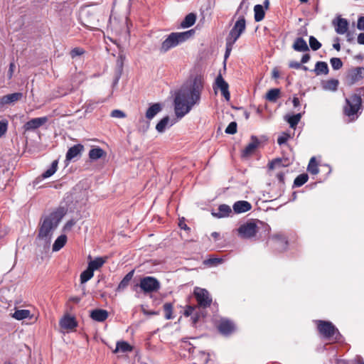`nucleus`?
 <instances>
[{"label":"nucleus","mask_w":364,"mask_h":364,"mask_svg":"<svg viewBox=\"0 0 364 364\" xmlns=\"http://www.w3.org/2000/svg\"><path fill=\"white\" fill-rule=\"evenodd\" d=\"M134 273V270H132L124 277V278L119 282V284L117 288V291H123L128 287L130 281L133 278Z\"/></svg>","instance_id":"23"},{"label":"nucleus","mask_w":364,"mask_h":364,"mask_svg":"<svg viewBox=\"0 0 364 364\" xmlns=\"http://www.w3.org/2000/svg\"><path fill=\"white\" fill-rule=\"evenodd\" d=\"M293 48L299 52H304L308 51L309 47L306 42V41L303 38H297L294 44H293Z\"/></svg>","instance_id":"26"},{"label":"nucleus","mask_w":364,"mask_h":364,"mask_svg":"<svg viewBox=\"0 0 364 364\" xmlns=\"http://www.w3.org/2000/svg\"><path fill=\"white\" fill-rule=\"evenodd\" d=\"M282 163V159L279 158L275 159L269 164V168L273 169L277 166H279Z\"/></svg>","instance_id":"53"},{"label":"nucleus","mask_w":364,"mask_h":364,"mask_svg":"<svg viewBox=\"0 0 364 364\" xmlns=\"http://www.w3.org/2000/svg\"><path fill=\"white\" fill-rule=\"evenodd\" d=\"M247 6H245L244 11L238 14V19L236 21L233 27L230 30L228 37L226 38L227 39L232 41L233 42H236L241 34L245 31L246 21L245 18V15L247 14Z\"/></svg>","instance_id":"7"},{"label":"nucleus","mask_w":364,"mask_h":364,"mask_svg":"<svg viewBox=\"0 0 364 364\" xmlns=\"http://www.w3.org/2000/svg\"><path fill=\"white\" fill-rule=\"evenodd\" d=\"M254 12H255V21L256 22H259L262 20L264 19L265 12L264 10V8L260 4H257L254 7Z\"/></svg>","instance_id":"34"},{"label":"nucleus","mask_w":364,"mask_h":364,"mask_svg":"<svg viewBox=\"0 0 364 364\" xmlns=\"http://www.w3.org/2000/svg\"><path fill=\"white\" fill-rule=\"evenodd\" d=\"M301 118V114L298 113L291 116L286 117L287 122L289 124L290 127L295 128Z\"/></svg>","instance_id":"36"},{"label":"nucleus","mask_w":364,"mask_h":364,"mask_svg":"<svg viewBox=\"0 0 364 364\" xmlns=\"http://www.w3.org/2000/svg\"><path fill=\"white\" fill-rule=\"evenodd\" d=\"M290 134H287V133H282V134L281 136H279L277 139V143L279 144V145H282V144H284L287 141L288 139L290 138Z\"/></svg>","instance_id":"49"},{"label":"nucleus","mask_w":364,"mask_h":364,"mask_svg":"<svg viewBox=\"0 0 364 364\" xmlns=\"http://www.w3.org/2000/svg\"><path fill=\"white\" fill-rule=\"evenodd\" d=\"M58 164V160H54L52 162L50 166L46 171H44L42 173L41 177L43 178H49L51 176H53L57 171Z\"/></svg>","instance_id":"35"},{"label":"nucleus","mask_w":364,"mask_h":364,"mask_svg":"<svg viewBox=\"0 0 364 364\" xmlns=\"http://www.w3.org/2000/svg\"><path fill=\"white\" fill-rule=\"evenodd\" d=\"M309 60H310V55L308 54V53H306V54H304L302 56L301 60V63L302 64L303 63H306Z\"/></svg>","instance_id":"64"},{"label":"nucleus","mask_w":364,"mask_h":364,"mask_svg":"<svg viewBox=\"0 0 364 364\" xmlns=\"http://www.w3.org/2000/svg\"><path fill=\"white\" fill-rule=\"evenodd\" d=\"M215 87L220 90L222 95L225 97L227 101L230 100V95L228 90L229 85L228 82L225 81L222 75L220 74L215 79Z\"/></svg>","instance_id":"12"},{"label":"nucleus","mask_w":364,"mask_h":364,"mask_svg":"<svg viewBox=\"0 0 364 364\" xmlns=\"http://www.w3.org/2000/svg\"><path fill=\"white\" fill-rule=\"evenodd\" d=\"M309 46L313 50H318L321 47V43L314 36H311Z\"/></svg>","instance_id":"44"},{"label":"nucleus","mask_w":364,"mask_h":364,"mask_svg":"<svg viewBox=\"0 0 364 364\" xmlns=\"http://www.w3.org/2000/svg\"><path fill=\"white\" fill-rule=\"evenodd\" d=\"M195 33L194 29L183 32H172L166 36L160 46V52L165 53L191 38Z\"/></svg>","instance_id":"3"},{"label":"nucleus","mask_w":364,"mask_h":364,"mask_svg":"<svg viewBox=\"0 0 364 364\" xmlns=\"http://www.w3.org/2000/svg\"><path fill=\"white\" fill-rule=\"evenodd\" d=\"M314 72L317 75H327L329 72L328 64L323 61H318L315 65Z\"/></svg>","instance_id":"28"},{"label":"nucleus","mask_w":364,"mask_h":364,"mask_svg":"<svg viewBox=\"0 0 364 364\" xmlns=\"http://www.w3.org/2000/svg\"><path fill=\"white\" fill-rule=\"evenodd\" d=\"M12 317L18 321L31 318V311L28 309L16 310L12 314Z\"/></svg>","instance_id":"32"},{"label":"nucleus","mask_w":364,"mask_h":364,"mask_svg":"<svg viewBox=\"0 0 364 364\" xmlns=\"http://www.w3.org/2000/svg\"><path fill=\"white\" fill-rule=\"evenodd\" d=\"M89 158L92 161H96L106 156V152L100 147L91 149L89 151Z\"/></svg>","instance_id":"24"},{"label":"nucleus","mask_w":364,"mask_h":364,"mask_svg":"<svg viewBox=\"0 0 364 364\" xmlns=\"http://www.w3.org/2000/svg\"><path fill=\"white\" fill-rule=\"evenodd\" d=\"M258 225H262L259 220H249L242 224L237 229L238 235L243 239H251L254 237L259 230Z\"/></svg>","instance_id":"6"},{"label":"nucleus","mask_w":364,"mask_h":364,"mask_svg":"<svg viewBox=\"0 0 364 364\" xmlns=\"http://www.w3.org/2000/svg\"><path fill=\"white\" fill-rule=\"evenodd\" d=\"M67 237L65 235H60L54 242L53 245V251H59L66 243Z\"/></svg>","instance_id":"33"},{"label":"nucleus","mask_w":364,"mask_h":364,"mask_svg":"<svg viewBox=\"0 0 364 364\" xmlns=\"http://www.w3.org/2000/svg\"><path fill=\"white\" fill-rule=\"evenodd\" d=\"M246 1L247 0H242V1L240 2V4L236 11L235 16H237V14H240V13H242L244 11L245 6L248 7V4H246Z\"/></svg>","instance_id":"54"},{"label":"nucleus","mask_w":364,"mask_h":364,"mask_svg":"<svg viewBox=\"0 0 364 364\" xmlns=\"http://www.w3.org/2000/svg\"><path fill=\"white\" fill-rule=\"evenodd\" d=\"M358 94H354L350 98L346 99V105L344 107V114L348 116L350 121L358 118V114L362 112V99L364 97V87L358 90Z\"/></svg>","instance_id":"4"},{"label":"nucleus","mask_w":364,"mask_h":364,"mask_svg":"<svg viewBox=\"0 0 364 364\" xmlns=\"http://www.w3.org/2000/svg\"><path fill=\"white\" fill-rule=\"evenodd\" d=\"M196 309V306H187L186 309L185 310L184 315L186 316H191Z\"/></svg>","instance_id":"57"},{"label":"nucleus","mask_w":364,"mask_h":364,"mask_svg":"<svg viewBox=\"0 0 364 364\" xmlns=\"http://www.w3.org/2000/svg\"><path fill=\"white\" fill-rule=\"evenodd\" d=\"M23 97V94L21 92H14L11 94H9L2 97L4 102L5 105L14 103L18 100H20Z\"/></svg>","instance_id":"27"},{"label":"nucleus","mask_w":364,"mask_h":364,"mask_svg":"<svg viewBox=\"0 0 364 364\" xmlns=\"http://www.w3.org/2000/svg\"><path fill=\"white\" fill-rule=\"evenodd\" d=\"M84 50L80 48H75L70 51V55L73 58L80 56L84 53Z\"/></svg>","instance_id":"50"},{"label":"nucleus","mask_w":364,"mask_h":364,"mask_svg":"<svg viewBox=\"0 0 364 364\" xmlns=\"http://www.w3.org/2000/svg\"><path fill=\"white\" fill-rule=\"evenodd\" d=\"M357 28L364 31V16H360L357 21Z\"/></svg>","instance_id":"55"},{"label":"nucleus","mask_w":364,"mask_h":364,"mask_svg":"<svg viewBox=\"0 0 364 364\" xmlns=\"http://www.w3.org/2000/svg\"><path fill=\"white\" fill-rule=\"evenodd\" d=\"M309 179L308 174L302 173L299 175L294 181V186L296 187H300L303 186Z\"/></svg>","instance_id":"41"},{"label":"nucleus","mask_w":364,"mask_h":364,"mask_svg":"<svg viewBox=\"0 0 364 364\" xmlns=\"http://www.w3.org/2000/svg\"><path fill=\"white\" fill-rule=\"evenodd\" d=\"M15 67H16V65H15V63L14 62H11L9 64V68L8 73H7L9 79H11L12 77L14 72Z\"/></svg>","instance_id":"56"},{"label":"nucleus","mask_w":364,"mask_h":364,"mask_svg":"<svg viewBox=\"0 0 364 364\" xmlns=\"http://www.w3.org/2000/svg\"><path fill=\"white\" fill-rule=\"evenodd\" d=\"M231 213L232 209L229 205L226 204H222L219 205L218 208V212L213 213V215L216 218H221L229 216Z\"/></svg>","instance_id":"21"},{"label":"nucleus","mask_w":364,"mask_h":364,"mask_svg":"<svg viewBox=\"0 0 364 364\" xmlns=\"http://www.w3.org/2000/svg\"><path fill=\"white\" fill-rule=\"evenodd\" d=\"M139 287L144 293L157 291L160 287V282L156 278L150 276L144 277L140 280Z\"/></svg>","instance_id":"8"},{"label":"nucleus","mask_w":364,"mask_h":364,"mask_svg":"<svg viewBox=\"0 0 364 364\" xmlns=\"http://www.w3.org/2000/svg\"><path fill=\"white\" fill-rule=\"evenodd\" d=\"M346 36V40L349 43H352L354 41V33L350 31H348L345 33Z\"/></svg>","instance_id":"61"},{"label":"nucleus","mask_w":364,"mask_h":364,"mask_svg":"<svg viewBox=\"0 0 364 364\" xmlns=\"http://www.w3.org/2000/svg\"><path fill=\"white\" fill-rule=\"evenodd\" d=\"M169 122V117L168 116L162 118L156 124V129L157 132L162 133L165 131Z\"/></svg>","instance_id":"39"},{"label":"nucleus","mask_w":364,"mask_h":364,"mask_svg":"<svg viewBox=\"0 0 364 364\" xmlns=\"http://www.w3.org/2000/svg\"><path fill=\"white\" fill-rule=\"evenodd\" d=\"M280 94L279 89L274 88L269 90L267 95H266V99L270 102H276L278 99Z\"/></svg>","instance_id":"37"},{"label":"nucleus","mask_w":364,"mask_h":364,"mask_svg":"<svg viewBox=\"0 0 364 364\" xmlns=\"http://www.w3.org/2000/svg\"><path fill=\"white\" fill-rule=\"evenodd\" d=\"M75 224V222L73 220H70L68 221L64 225L63 230L64 231L70 230L73 226Z\"/></svg>","instance_id":"58"},{"label":"nucleus","mask_w":364,"mask_h":364,"mask_svg":"<svg viewBox=\"0 0 364 364\" xmlns=\"http://www.w3.org/2000/svg\"><path fill=\"white\" fill-rule=\"evenodd\" d=\"M108 312L105 309H96L90 312V318L97 322H103L108 318Z\"/></svg>","instance_id":"17"},{"label":"nucleus","mask_w":364,"mask_h":364,"mask_svg":"<svg viewBox=\"0 0 364 364\" xmlns=\"http://www.w3.org/2000/svg\"><path fill=\"white\" fill-rule=\"evenodd\" d=\"M307 170L313 175H316L317 173H318L319 170L315 157H312L310 159V161L307 167Z\"/></svg>","instance_id":"40"},{"label":"nucleus","mask_w":364,"mask_h":364,"mask_svg":"<svg viewBox=\"0 0 364 364\" xmlns=\"http://www.w3.org/2000/svg\"><path fill=\"white\" fill-rule=\"evenodd\" d=\"M164 311L165 313V318L168 320L173 318L172 311H173V305L171 303H165L164 304Z\"/></svg>","instance_id":"42"},{"label":"nucleus","mask_w":364,"mask_h":364,"mask_svg":"<svg viewBox=\"0 0 364 364\" xmlns=\"http://www.w3.org/2000/svg\"><path fill=\"white\" fill-rule=\"evenodd\" d=\"M339 82L336 79H331L322 82V87L325 90L336 91L338 89Z\"/></svg>","instance_id":"29"},{"label":"nucleus","mask_w":364,"mask_h":364,"mask_svg":"<svg viewBox=\"0 0 364 364\" xmlns=\"http://www.w3.org/2000/svg\"><path fill=\"white\" fill-rule=\"evenodd\" d=\"M65 215L63 209H58L44 218L39 228L38 239L46 246L50 243L53 232Z\"/></svg>","instance_id":"2"},{"label":"nucleus","mask_w":364,"mask_h":364,"mask_svg":"<svg viewBox=\"0 0 364 364\" xmlns=\"http://www.w3.org/2000/svg\"><path fill=\"white\" fill-rule=\"evenodd\" d=\"M141 122L143 124L139 127V130L140 132H145L149 129V123L147 122H144V120H142Z\"/></svg>","instance_id":"60"},{"label":"nucleus","mask_w":364,"mask_h":364,"mask_svg":"<svg viewBox=\"0 0 364 364\" xmlns=\"http://www.w3.org/2000/svg\"><path fill=\"white\" fill-rule=\"evenodd\" d=\"M259 144V141L255 136H252L251 142L249 143L242 151V156L246 157L251 155Z\"/></svg>","instance_id":"20"},{"label":"nucleus","mask_w":364,"mask_h":364,"mask_svg":"<svg viewBox=\"0 0 364 364\" xmlns=\"http://www.w3.org/2000/svg\"><path fill=\"white\" fill-rule=\"evenodd\" d=\"M94 272L87 267V269L80 274V282L82 284L87 282L91 278H92Z\"/></svg>","instance_id":"38"},{"label":"nucleus","mask_w":364,"mask_h":364,"mask_svg":"<svg viewBox=\"0 0 364 364\" xmlns=\"http://www.w3.org/2000/svg\"><path fill=\"white\" fill-rule=\"evenodd\" d=\"M203 90V82L200 77H196L190 87H183L176 92L173 104L177 118L181 119L200 103Z\"/></svg>","instance_id":"1"},{"label":"nucleus","mask_w":364,"mask_h":364,"mask_svg":"<svg viewBox=\"0 0 364 364\" xmlns=\"http://www.w3.org/2000/svg\"><path fill=\"white\" fill-rule=\"evenodd\" d=\"M132 346L126 341H118L116 344V348L114 350V353L122 352L127 353L132 350Z\"/></svg>","instance_id":"31"},{"label":"nucleus","mask_w":364,"mask_h":364,"mask_svg":"<svg viewBox=\"0 0 364 364\" xmlns=\"http://www.w3.org/2000/svg\"><path fill=\"white\" fill-rule=\"evenodd\" d=\"M251 203L246 200H238L232 205V209L235 213H245L251 210Z\"/></svg>","instance_id":"18"},{"label":"nucleus","mask_w":364,"mask_h":364,"mask_svg":"<svg viewBox=\"0 0 364 364\" xmlns=\"http://www.w3.org/2000/svg\"><path fill=\"white\" fill-rule=\"evenodd\" d=\"M234 323L228 319H222L218 326L219 331L225 336H228L235 331Z\"/></svg>","instance_id":"14"},{"label":"nucleus","mask_w":364,"mask_h":364,"mask_svg":"<svg viewBox=\"0 0 364 364\" xmlns=\"http://www.w3.org/2000/svg\"><path fill=\"white\" fill-rule=\"evenodd\" d=\"M106 262V258L96 257L88 263V267L93 272L100 268Z\"/></svg>","instance_id":"30"},{"label":"nucleus","mask_w":364,"mask_h":364,"mask_svg":"<svg viewBox=\"0 0 364 364\" xmlns=\"http://www.w3.org/2000/svg\"><path fill=\"white\" fill-rule=\"evenodd\" d=\"M272 240L274 242L275 247L279 251L285 250L288 245V242L284 235L282 234H277L272 237Z\"/></svg>","instance_id":"16"},{"label":"nucleus","mask_w":364,"mask_h":364,"mask_svg":"<svg viewBox=\"0 0 364 364\" xmlns=\"http://www.w3.org/2000/svg\"><path fill=\"white\" fill-rule=\"evenodd\" d=\"M364 77V68L357 67L352 70L348 75L350 85H353L355 82L363 79Z\"/></svg>","instance_id":"15"},{"label":"nucleus","mask_w":364,"mask_h":364,"mask_svg":"<svg viewBox=\"0 0 364 364\" xmlns=\"http://www.w3.org/2000/svg\"><path fill=\"white\" fill-rule=\"evenodd\" d=\"M110 115L114 118H124L126 117L124 112L119 109L112 110Z\"/></svg>","instance_id":"51"},{"label":"nucleus","mask_w":364,"mask_h":364,"mask_svg":"<svg viewBox=\"0 0 364 364\" xmlns=\"http://www.w3.org/2000/svg\"><path fill=\"white\" fill-rule=\"evenodd\" d=\"M339 41H340L339 38L336 37L334 40V43L333 44V48L338 51H339L341 50V45H340Z\"/></svg>","instance_id":"62"},{"label":"nucleus","mask_w":364,"mask_h":364,"mask_svg":"<svg viewBox=\"0 0 364 364\" xmlns=\"http://www.w3.org/2000/svg\"><path fill=\"white\" fill-rule=\"evenodd\" d=\"M301 63L296 61H291L289 64V68L294 69H300L301 68Z\"/></svg>","instance_id":"59"},{"label":"nucleus","mask_w":364,"mask_h":364,"mask_svg":"<svg viewBox=\"0 0 364 364\" xmlns=\"http://www.w3.org/2000/svg\"><path fill=\"white\" fill-rule=\"evenodd\" d=\"M222 259L220 258H210L205 261V264L209 265H216L222 262Z\"/></svg>","instance_id":"52"},{"label":"nucleus","mask_w":364,"mask_h":364,"mask_svg":"<svg viewBox=\"0 0 364 364\" xmlns=\"http://www.w3.org/2000/svg\"><path fill=\"white\" fill-rule=\"evenodd\" d=\"M332 24L335 28V31L339 35L345 34L348 30L349 23L348 20L340 16L333 19Z\"/></svg>","instance_id":"11"},{"label":"nucleus","mask_w":364,"mask_h":364,"mask_svg":"<svg viewBox=\"0 0 364 364\" xmlns=\"http://www.w3.org/2000/svg\"><path fill=\"white\" fill-rule=\"evenodd\" d=\"M196 21V15L194 13H190L186 16L184 19L181 21L180 26L182 28H186L194 25Z\"/></svg>","instance_id":"25"},{"label":"nucleus","mask_w":364,"mask_h":364,"mask_svg":"<svg viewBox=\"0 0 364 364\" xmlns=\"http://www.w3.org/2000/svg\"><path fill=\"white\" fill-rule=\"evenodd\" d=\"M83 150H84V146L80 144H77L73 146L68 150V151L66 153V156H65L66 160L67 161L73 160V159L77 157L78 155H80Z\"/></svg>","instance_id":"19"},{"label":"nucleus","mask_w":364,"mask_h":364,"mask_svg":"<svg viewBox=\"0 0 364 364\" xmlns=\"http://www.w3.org/2000/svg\"><path fill=\"white\" fill-rule=\"evenodd\" d=\"M60 327L65 330H73L77 326L75 317L70 315L64 316L60 321Z\"/></svg>","instance_id":"13"},{"label":"nucleus","mask_w":364,"mask_h":364,"mask_svg":"<svg viewBox=\"0 0 364 364\" xmlns=\"http://www.w3.org/2000/svg\"><path fill=\"white\" fill-rule=\"evenodd\" d=\"M237 123L231 122L225 129V133L228 134H234L237 132Z\"/></svg>","instance_id":"46"},{"label":"nucleus","mask_w":364,"mask_h":364,"mask_svg":"<svg viewBox=\"0 0 364 364\" xmlns=\"http://www.w3.org/2000/svg\"><path fill=\"white\" fill-rule=\"evenodd\" d=\"M8 129V121L3 119L0 121V138L4 135Z\"/></svg>","instance_id":"48"},{"label":"nucleus","mask_w":364,"mask_h":364,"mask_svg":"<svg viewBox=\"0 0 364 364\" xmlns=\"http://www.w3.org/2000/svg\"><path fill=\"white\" fill-rule=\"evenodd\" d=\"M193 294L199 307L205 309L210 306L212 297L206 289L196 287Z\"/></svg>","instance_id":"9"},{"label":"nucleus","mask_w":364,"mask_h":364,"mask_svg":"<svg viewBox=\"0 0 364 364\" xmlns=\"http://www.w3.org/2000/svg\"><path fill=\"white\" fill-rule=\"evenodd\" d=\"M316 323L318 330L323 337L333 341H340L341 335L331 322L318 320Z\"/></svg>","instance_id":"5"},{"label":"nucleus","mask_w":364,"mask_h":364,"mask_svg":"<svg viewBox=\"0 0 364 364\" xmlns=\"http://www.w3.org/2000/svg\"><path fill=\"white\" fill-rule=\"evenodd\" d=\"M48 122L47 117L33 118L26 122L23 127L25 132L33 131Z\"/></svg>","instance_id":"10"},{"label":"nucleus","mask_w":364,"mask_h":364,"mask_svg":"<svg viewBox=\"0 0 364 364\" xmlns=\"http://www.w3.org/2000/svg\"><path fill=\"white\" fill-rule=\"evenodd\" d=\"M330 63L333 70H339L343 66V62L339 58H332Z\"/></svg>","instance_id":"45"},{"label":"nucleus","mask_w":364,"mask_h":364,"mask_svg":"<svg viewBox=\"0 0 364 364\" xmlns=\"http://www.w3.org/2000/svg\"><path fill=\"white\" fill-rule=\"evenodd\" d=\"M357 42L360 45H364V33H360L358 36Z\"/></svg>","instance_id":"63"},{"label":"nucleus","mask_w":364,"mask_h":364,"mask_svg":"<svg viewBox=\"0 0 364 364\" xmlns=\"http://www.w3.org/2000/svg\"><path fill=\"white\" fill-rule=\"evenodd\" d=\"M162 107L161 104L154 103L151 105L146 112V118L149 120L152 119L161 110Z\"/></svg>","instance_id":"22"},{"label":"nucleus","mask_w":364,"mask_h":364,"mask_svg":"<svg viewBox=\"0 0 364 364\" xmlns=\"http://www.w3.org/2000/svg\"><path fill=\"white\" fill-rule=\"evenodd\" d=\"M235 43V42H233L232 41L226 38V49L225 53V58H228L229 57Z\"/></svg>","instance_id":"47"},{"label":"nucleus","mask_w":364,"mask_h":364,"mask_svg":"<svg viewBox=\"0 0 364 364\" xmlns=\"http://www.w3.org/2000/svg\"><path fill=\"white\" fill-rule=\"evenodd\" d=\"M210 355L205 351H199L197 359L199 362L198 364H206L209 360Z\"/></svg>","instance_id":"43"}]
</instances>
